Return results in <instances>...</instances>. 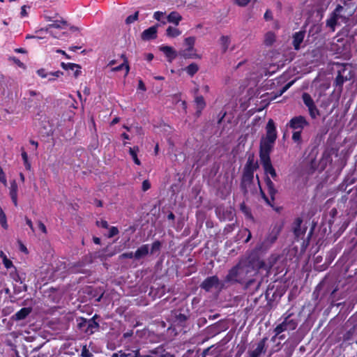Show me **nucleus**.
<instances>
[{"label":"nucleus","mask_w":357,"mask_h":357,"mask_svg":"<svg viewBox=\"0 0 357 357\" xmlns=\"http://www.w3.org/2000/svg\"><path fill=\"white\" fill-rule=\"evenodd\" d=\"M259 158L266 176H269L274 181H278V175L272 165L270 154H259Z\"/></svg>","instance_id":"obj_5"},{"label":"nucleus","mask_w":357,"mask_h":357,"mask_svg":"<svg viewBox=\"0 0 357 357\" xmlns=\"http://www.w3.org/2000/svg\"><path fill=\"white\" fill-rule=\"evenodd\" d=\"M344 70V68H343L342 70H338L337 75L333 82V86L337 87L340 91L342 90L344 83L349 79L347 76L344 77L342 75Z\"/></svg>","instance_id":"obj_17"},{"label":"nucleus","mask_w":357,"mask_h":357,"mask_svg":"<svg viewBox=\"0 0 357 357\" xmlns=\"http://www.w3.org/2000/svg\"><path fill=\"white\" fill-rule=\"evenodd\" d=\"M9 60L13 61L20 68H25V65L17 57H15V56L10 57Z\"/></svg>","instance_id":"obj_47"},{"label":"nucleus","mask_w":357,"mask_h":357,"mask_svg":"<svg viewBox=\"0 0 357 357\" xmlns=\"http://www.w3.org/2000/svg\"><path fill=\"white\" fill-rule=\"evenodd\" d=\"M0 182L2 183L5 186L7 185L6 176V174L1 166H0Z\"/></svg>","instance_id":"obj_48"},{"label":"nucleus","mask_w":357,"mask_h":357,"mask_svg":"<svg viewBox=\"0 0 357 357\" xmlns=\"http://www.w3.org/2000/svg\"><path fill=\"white\" fill-rule=\"evenodd\" d=\"M36 73L38 75V76H40L42 78H46L47 77V75L52 76V77L49 78V81H54L56 79V77H59V76L63 75V72H61L60 70H57L55 72L47 73L45 71V69H44V68L38 69Z\"/></svg>","instance_id":"obj_18"},{"label":"nucleus","mask_w":357,"mask_h":357,"mask_svg":"<svg viewBox=\"0 0 357 357\" xmlns=\"http://www.w3.org/2000/svg\"><path fill=\"white\" fill-rule=\"evenodd\" d=\"M182 310H179L176 312L174 322V324L180 327L185 328L188 326V321L190 317V313L188 310H186L185 312H181Z\"/></svg>","instance_id":"obj_10"},{"label":"nucleus","mask_w":357,"mask_h":357,"mask_svg":"<svg viewBox=\"0 0 357 357\" xmlns=\"http://www.w3.org/2000/svg\"><path fill=\"white\" fill-rule=\"evenodd\" d=\"M257 179L258 181V184L259 186V190H260V195L261 198L264 200V202L270 206L273 207L275 204V200H272V198H268V196L265 194L264 191L262 190V188L260 186V181L259 176L257 175Z\"/></svg>","instance_id":"obj_30"},{"label":"nucleus","mask_w":357,"mask_h":357,"mask_svg":"<svg viewBox=\"0 0 357 357\" xmlns=\"http://www.w3.org/2000/svg\"><path fill=\"white\" fill-rule=\"evenodd\" d=\"M61 66L66 70H70L74 71V77L76 78L78 77L82 73V71L80 70L81 66L78 64L73 63H66L64 62H62L61 63Z\"/></svg>","instance_id":"obj_19"},{"label":"nucleus","mask_w":357,"mask_h":357,"mask_svg":"<svg viewBox=\"0 0 357 357\" xmlns=\"http://www.w3.org/2000/svg\"><path fill=\"white\" fill-rule=\"evenodd\" d=\"M118 234H119L118 228L116 227L112 226L109 228L107 236H108V238H112L114 236L117 235Z\"/></svg>","instance_id":"obj_45"},{"label":"nucleus","mask_w":357,"mask_h":357,"mask_svg":"<svg viewBox=\"0 0 357 357\" xmlns=\"http://www.w3.org/2000/svg\"><path fill=\"white\" fill-rule=\"evenodd\" d=\"M303 220L301 218H296L293 223V231L297 240L303 238L305 234L307 227H302Z\"/></svg>","instance_id":"obj_11"},{"label":"nucleus","mask_w":357,"mask_h":357,"mask_svg":"<svg viewBox=\"0 0 357 357\" xmlns=\"http://www.w3.org/2000/svg\"><path fill=\"white\" fill-rule=\"evenodd\" d=\"M124 354V351L122 350L119 351L116 353H113L111 357H121V356Z\"/></svg>","instance_id":"obj_63"},{"label":"nucleus","mask_w":357,"mask_h":357,"mask_svg":"<svg viewBox=\"0 0 357 357\" xmlns=\"http://www.w3.org/2000/svg\"><path fill=\"white\" fill-rule=\"evenodd\" d=\"M259 168L258 162L255 159V154L253 153H249L248 155L247 162L243 167V171L247 172L255 173Z\"/></svg>","instance_id":"obj_13"},{"label":"nucleus","mask_w":357,"mask_h":357,"mask_svg":"<svg viewBox=\"0 0 357 357\" xmlns=\"http://www.w3.org/2000/svg\"><path fill=\"white\" fill-rule=\"evenodd\" d=\"M121 57L123 59V62L121 64H120L116 67H113L112 70L114 72H118V71L121 70L123 68H126V75H128L129 73V70H130L128 59L126 56V55L123 54H121Z\"/></svg>","instance_id":"obj_26"},{"label":"nucleus","mask_w":357,"mask_h":357,"mask_svg":"<svg viewBox=\"0 0 357 357\" xmlns=\"http://www.w3.org/2000/svg\"><path fill=\"white\" fill-rule=\"evenodd\" d=\"M167 19L169 22L178 25L182 20V17L178 13L172 11L167 15Z\"/></svg>","instance_id":"obj_28"},{"label":"nucleus","mask_w":357,"mask_h":357,"mask_svg":"<svg viewBox=\"0 0 357 357\" xmlns=\"http://www.w3.org/2000/svg\"><path fill=\"white\" fill-rule=\"evenodd\" d=\"M294 317V312H291L290 310L284 313L282 316L283 321L274 328L273 331L276 332V335H280L286 331H294L298 324V320Z\"/></svg>","instance_id":"obj_3"},{"label":"nucleus","mask_w":357,"mask_h":357,"mask_svg":"<svg viewBox=\"0 0 357 357\" xmlns=\"http://www.w3.org/2000/svg\"><path fill=\"white\" fill-rule=\"evenodd\" d=\"M310 125L306 118L303 116L299 115L292 117L287 123V126L292 129L294 131H302L305 127Z\"/></svg>","instance_id":"obj_6"},{"label":"nucleus","mask_w":357,"mask_h":357,"mask_svg":"<svg viewBox=\"0 0 357 357\" xmlns=\"http://www.w3.org/2000/svg\"><path fill=\"white\" fill-rule=\"evenodd\" d=\"M302 131L295 130L292 133L291 139L294 142L296 143L298 145H301L302 144V137H301Z\"/></svg>","instance_id":"obj_39"},{"label":"nucleus","mask_w":357,"mask_h":357,"mask_svg":"<svg viewBox=\"0 0 357 357\" xmlns=\"http://www.w3.org/2000/svg\"><path fill=\"white\" fill-rule=\"evenodd\" d=\"M17 190H18V186L15 180L12 181L10 182V196L11 198V200L15 205V206H17Z\"/></svg>","instance_id":"obj_22"},{"label":"nucleus","mask_w":357,"mask_h":357,"mask_svg":"<svg viewBox=\"0 0 357 357\" xmlns=\"http://www.w3.org/2000/svg\"><path fill=\"white\" fill-rule=\"evenodd\" d=\"M88 320L84 318H81L80 321L78 323L77 326L79 329L83 330L84 328H87Z\"/></svg>","instance_id":"obj_50"},{"label":"nucleus","mask_w":357,"mask_h":357,"mask_svg":"<svg viewBox=\"0 0 357 357\" xmlns=\"http://www.w3.org/2000/svg\"><path fill=\"white\" fill-rule=\"evenodd\" d=\"M68 26L67 22L61 20H54L52 24H48L45 28H42L40 31H50V30L52 28L56 29H63L66 26Z\"/></svg>","instance_id":"obj_21"},{"label":"nucleus","mask_w":357,"mask_h":357,"mask_svg":"<svg viewBox=\"0 0 357 357\" xmlns=\"http://www.w3.org/2000/svg\"><path fill=\"white\" fill-rule=\"evenodd\" d=\"M264 17L266 21L273 20L272 12L270 10H267L264 13Z\"/></svg>","instance_id":"obj_54"},{"label":"nucleus","mask_w":357,"mask_h":357,"mask_svg":"<svg viewBox=\"0 0 357 357\" xmlns=\"http://www.w3.org/2000/svg\"><path fill=\"white\" fill-rule=\"evenodd\" d=\"M139 151V146H134L133 147L129 148V153L132 157L134 163L137 165H141V161L137 157V153Z\"/></svg>","instance_id":"obj_29"},{"label":"nucleus","mask_w":357,"mask_h":357,"mask_svg":"<svg viewBox=\"0 0 357 357\" xmlns=\"http://www.w3.org/2000/svg\"><path fill=\"white\" fill-rule=\"evenodd\" d=\"M219 42L221 46L222 53L225 54L227 51L231 43L230 37L228 36H222L220 38Z\"/></svg>","instance_id":"obj_27"},{"label":"nucleus","mask_w":357,"mask_h":357,"mask_svg":"<svg viewBox=\"0 0 357 357\" xmlns=\"http://www.w3.org/2000/svg\"><path fill=\"white\" fill-rule=\"evenodd\" d=\"M149 247L148 244H144L137 249L135 252V259H140L146 257L149 254Z\"/></svg>","instance_id":"obj_24"},{"label":"nucleus","mask_w":357,"mask_h":357,"mask_svg":"<svg viewBox=\"0 0 357 357\" xmlns=\"http://www.w3.org/2000/svg\"><path fill=\"white\" fill-rule=\"evenodd\" d=\"M160 50L165 54L169 61H172L176 58V52L172 47L167 45L161 46Z\"/></svg>","instance_id":"obj_23"},{"label":"nucleus","mask_w":357,"mask_h":357,"mask_svg":"<svg viewBox=\"0 0 357 357\" xmlns=\"http://www.w3.org/2000/svg\"><path fill=\"white\" fill-rule=\"evenodd\" d=\"M19 243H20V250L22 252L28 253V250H27L26 247L20 241H19Z\"/></svg>","instance_id":"obj_59"},{"label":"nucleus","mask_w":357,"mask_h":357,"mask_svg":"<svg viewBox=\"0 0 357 357\" xmlns=\"http://www.w3.org/2000/svg\"><path fill=\"white\" fill-rule=\"evenodd\" d=\"M21 151H22V153H21L22 158L24 163H25L29 160L28 155H27L26 152L24 151V147L21 148Z\"/></svg>","instance_id":"obj_55"},{"label":"nucleus","mask_w":357,"mask_h":357,"mask_svg":"<svg viewBox=\"0 0 357 357\" xmlns=\"http://www.w3.org/2000/svg\"><path fill=\"white\" fill-rule=\"evenodd\" d=\"M31 311V307H22L13 315L12 319L15 321L23 320L27 317Z\"/></svg>","instance_id":"obj_20"},{"label":"nucleus","mask_w":357,"mask_h":357,"mask_svg":"<svg viewBox=\"0 0 357 357\" xmlns=\"http://www.w3.org/2000/svg\"><path fill=\"white\" fill-rule=\"evenodd\" d=\"M199 70V67L195 63H190L186 68V73L191 77L194 76Z\"/></svg>","instance_id":"obj_33"},{"label":"nucleus","mask_w":357,"mask_h":357,"mask_svg":"<svg viewBox=\"0 0 357 357\" xmlns=\"http://www.w3.org/2000/svg\"><path fill=\"white\" fill-rule=\"evenodd\" d=\"M220 280L217 275L207 277L200 284V288L209 292L213 288H218L220 285Z\"/></svg>","instance_id":"obj_8"},{"label":"nucleus","mask_w":357,"mask_h":357,"mask_svg":"<svg viewBox=\"0 0 357 357\" xmlns=\"http://www.w3.org/2000/svg\"><path fill=\"white\" fill-rule=\"evenodd\" d=\"M132 335H133V331L132 330H130V331L124 333L123 335V337L126 339V338L132 337Z\"/></svg>","instance_id":"obj_62"},{"label":"nucleus","mask_w":357,"mask_h":357,"mask_svg":"<svg viewBox=\"0 0 357 357\" xmlns=\"http://www.w3.org/2000/svg\"><path fill=\"white\" fill-rule=\"evenodd\" d=\"M92 353L89 350L86 345L82 347L81 356L82 357H92Z\"/></svg>","instance_id":"obj_44"},{"label":"nucleus","mask_w":357,"mask_h":357,"mask_svg":"<svg viewBox=\"0 0 357 357\" xmlns=\"http://www.w3.org/2000/svg\"><path fill=\"white\" fill-rule=\"evenodd\" d=\"M264 182L269 196L272 198V200H275L278 190L275 188L274 183L269 176H265Z\"/></svg>","instance_id":"obj_16"},{"label":"nucleus","mask_w":357,"mask_h":357,"mask_svg":"<svg viewBox=\"0 0 357 357\" xmlns=\"http://www.w3.org/2000/svg\"><path fill=\"white\" fill-rule=\"evenodd\" d=\"M266 263L259 258H250L248 260H241L229 270L225 277V282L230 283L245 284V288H249L256 282L251 276L256 275L260 269L265 268Z\"/></svg>","instance_id":"obj_1"},{"label":"nucleus","mask_w":357,"mask_h":357,"mask_svg":"<svg viewBox=\"0 0 357 357\" xmlns=\"http://www.w3.org/2000/svg\"><path fill=\"white\" fill-rule=\"evenodd\" d=\"M195 43V38L190 36L188 37L185 39L184 43L186 46H188V48L186 49V51L190 52L194 50V45Z\"/></svg>","instance_id":"obj_35"},{"label":"nucleus","mask_w":357,"mask_h":357,"mask_svg":"<svg viewBox=\"0 0 357 357\" xmlns=\"http://www.w3.org/2000/svg\"><path fill=\"white\" fill-rule=\"evenodd\" d=\"M143 40H150L157 38V26H152L145 29L141 35Z\"/></svg>","instance_id":"obj_15"},{"label":"nucleus","mask_w":357,"mask_h":357,"mask_svg":"<svg viewBox=\"0 0 357 357\" xmlns=\"http://www.w3.org/2000/svg\"><path fill=\"white\" fill-rule=\"evenodd\" d=\"M25 220H26V225L30 227V229L32 230V231H34V227H33L31 220L27 217H25Z\"/></svg>","instance_id":"obj_58"},{"label":"nucleus","mask_w":357,"mask_h":357,"mask_svg":"<svg viewBox=\"0 0 357 357\" xmlns=\"http://www.w3.org/2000/svg\"><path fill=\"white\" fill-rule=\"evenodd\" d=\"M266 130V137L260 141L259 154H271L278 137L275 125L273 119L268 120Z\"/></svg>","instance_id":"obj_2"},{"label":"nucleus","mask_w":357,"mask_h":357,"mask_svg":"<svg viewBox=\"0 0 357 357\" xmlns=\"http://www.w3.org/2000/svg\"><path fill=\"white\" fill-rule=\"evenodd\" d=\"M151 183L148 179H146L142 182V190L143 192L149 190L151 188Z\"/></svg>","instance_id":"obj_49"},{"label":"nucleus","mask_w":357,"mask_h":357,"mask_svg":"<svg viewBox=\"0 0 357 357\" xmlns=\"http://www.w3.org/2000/svg\"><path fill=\"white\" fill-rule=\"evenodd\" d=\"M211 349V347L204 349L202 352V357H206V356L209 355Z\"/></svg>","instance_id":"obj_64"},{"label":"nucleus","mask_w":357,"mask_h":357,"mask_svg":"<svg viewBox=\"0 0 357 357\" xmlns=\"http://www.w3.org/2000/svg\"><path fill=\"white\" fill-rule=\"evenodd\" d=\"M183 56L185 58H199V56L197 54H187L184 53Z\"/></svg>","instance_id":"obj_60"},{"label":"nucleus","mask_w":357,"mask_h":357,"mask_svg":"<svg viewBox=\"0 0 357 357\" xmlns=\"http://www.w3.org/2000/svg\"><path fill=\"white\" fill-rule=\"evenodd\" d=\"M1 255H3V263L4 266L7 269H9L11 267H13V264L12 261L10 259H8L7 257L3 252H1Z\"/></svg>","instance_id":"obj_43"},{"label":"nucleus","mask_w":357,"mask_h":357,"mask_svg":"<svg viewBox=\"0 0 357 357\" xmlns=\"http://www.w3.org/2000/svg\"><path fill=\"white\" fill-rule=\"evenodd\" d=\"M293 84V82H290L285 84L279 91V96L283 94Z\"/></svg>","instance_id":"obj_53"},{"label":"nucleus","mask_w":357,"mask_h":357,"mask_svg":"<svg viewBox=\"0 0 357 357\" xmlns=\"http://www.w3.org/2000/svg\"><path fill=\"white\" fill-rule=\"evenodd\" d=\"M99 324L95 321L94 317L88 320L87 328L84 330L85 333L91 335L99 328Z\"/></svg>","instance_id":"obj_25"},{"label":"nucleus","mask_w":357,"mask_h":357,"mask_svg":"<svg viewBox=\"0 0 357 357\" xmlns=\"http://www.w3.org/2000/svg\"><path fill=\"white\" fill-rule=\"evenodd\" d=\"M275 34L273 31H268L264 36V43L266 46H271L275 42Z\"/></svg>","instance_id":"obj_31"},{"label":"nucleus","mask_w":357,"mask_h":357,"mask_svg":"<svg viewBox=\"0 0 357 357\" xmlns=\"http://www.w3.org/2000/svg\"><path fill=\"white\" fill-rule=\"evenodd\" d=\"M0 225L4 229H8V225L7 222L6 215L1 206H0Z\"/></svg>","instance_id":"obj_37"},{"label":"nucleus","mask_w":357,"mask_h":357,"mask_svg":"<svg viewBox=\"0 0 357 357\" xmlns=\"http://www.w3.org/2000/svg\"><path fill=\"white\" fill-rule=\"evenodd\" d=\"M165 14V13H163V12L156 11L153 14V17H154L155 20H156L158 21H161V20L164 17Z\"/></svg>","instance_id":"obj_52"},{"label":"nucleus","mask_w":357,"mask_h":357,"mask_svg":"<svg viewBox=\"0 0 357 357\" xmlns=\"http://www.w3.org/2000/svg\"><path fill=\"white\" fill-rule=\"evenodd\" d=\"M302 100L305 104V105L308 108L314 104V102L311 97V96L308 93H303L302 94Z\"/></svg>","instance_id":"obj_32"},{"label":"nucleus","mask_w":357,"mask_h":357,"mask_svg":"<svg viewBox=\"0 0 357 357\" xmlns=\"http://www.w3.org/2000/svg\"><path fill=\"white\" fill-rule=\"evenodd\" d=\"M121 357H145L144 356H142L140 354L139 349H136L135 350H130V352H125L123 354Z\"/></svg>","instance_id":"obj_38"},{"label":"nucleus","mask_w":357,"mask_h":357,"mask_svg":"<svg viewBox=\"0 0 357 357\" xmlns=\"http://www.w3.org/2000/svg\"><path fill=\"white\" fill-rule=\"evenodd\" d=\"M195 103L196 105V108L199 109H204L206 105L204 98L202 96H196L195 98Z\"/></svg>","instance_id":"obj_36"},{"label":"nucleus","mask_w":357,"mask_h":357,"mask_svg":"<svg viewBox=\"0 0 357 357\" xmlns=\"http://www.w3.org/2000/svg\"><path fill=\"white\" fill-rule=\"evenodd\" d=\"M161 248V243L159 241H154L151 245V253L153 254L157 251H159Z\"/></svg>","instance_id":"obj_42"},{"label":"nucleus","mask_w":357,"mask_h":357,"mask_svg":"<svg viewBox=\"0 0 357 357\" xmlns=\"http://www.w3.org/2000/svg\"><path fill=\"white\" fill-rule=\"evenodd\" d=\"M308 111H309L310 116H311L312 119H315L317 116L319 115V111L317 109L315 104H314L311 107H308Z\"/></svg>","instance_id":"obj_40"},{"label":"nucleus","mask_w":357,"mask_h":357,"mask_svg":"<svg viewBox=\"0 0 357 357\" xmlns=\"http://www.w3.org/2000/svg\"><path fill=\"white\" fill-rule=\"evenodd\" d=\"M138 89L145 91L146 90V86L142 79L139 80Z\"/></svg>","instance_id":"obj_57"},{"label":"nucleus","mask_w":357,"mask_h":357,"mask_svg":"<svg viewBox=\"0 0 357 357\" xmlns=\"http://www.w3.org/2000/svg\"><path fill=\"white\" fill-rule=\"evenodd\" d=\"M305 36V31L301 30L295 32L292 36V45L295 50H299L301 45L303 42Z\"/></svg>","instance_id":"obj_14"},{"label":"nucleus","mask_w":357,"mask_h":357,"mask_svg":"<svg viewBox=\"0 0 357 357\" xmlns=\"http://www.w3.org/2000/svg\"><path fill=\"white\" fill-rule=\"evenodd\" d=\"M166 33L168 37L176 38L181 35V31H179L177 28L169 26L167 29Z\"/></svg>","instance_id":"obj_34"},{"label":"nucleus","mask_w":357,"mask_h":357,"mask_svg":"<svg viewBox=\"0 0 357 357\" xmlns=\"http://www.w3.org/2000/svg\"><path fill=\"white\" fill-rule=\"evenodd\" d=\"M252 0H234V3L240 7H245Z\"/></svg>","instance_id":"obj_46"},{"label":"nucleus","mask_w":357,"mask_h":357,"mask_svg":"<svg viewBox=\"0 0 357 357\" xmlns=\"http://www.w3.org/2000/svg\"><path fill=\"white\" fill-rule=\"evenodd\" d=\"M253 181L254 173L243 171L240 188L243 195H245L248 193L249 188H250L251 185L253 184Z\"/></svg>","instance_id":"obj_7"},{"label":"nucleus","mask_w":357,"mask_h":357,"mask_svg":"<svg viewBox=\"0 0 357 357\" xmlns=\"http://www.w3.org/2000/svg\"><path fill=\"white\" fill-rule=\"evenodd\" d=\"M121 259H132L135 258V253L132 252H124L120 255Z\"/></svg>","instance_id":"obj_51"},{"label":"nucleus","mask_w":357,"mask_h":357,"mask_svg":"<svg viewBox=\"0 0 357 357\" xmlns=\"http://www.w3.org/2000/svg\"><path fill=\"white\" fill-rule=\"evenodd\" d=\"M344 13V8L338 4L331 14L330 17L327 19L326 26L329 27L333 31H334L339 19H341L343 22H345L347 17L345 16Z\"/></svg>","instance_id":"obj_4"},{"label":"nucleus","mask_w":357,"mask_h":357,"mask_svg":"<svg viewBox=\"0 0 357 357\" xmlns=\"http://www.w3.org/2000/svg\"><path fill=\"white\" fill-rule=\"evenodd\" d=\"M39 229L44 234H47V228L44 223H43L41 221H39L38 223Z\"/></svg>","instance_id":"obj_56"},{"label":"nucleus","mask_w":357,"mask_h":357,"mask_svg":"<svg viewBox=\"0 0 357 357\" xmlns=\"http://www.w3.org/2000/svg\"><path fill=\"white\" fill-rule=\"evenodd\" d=\"M268 341V337H264L257 344V347L249 351V357H261L262 354H265L266 351V342Z\"/></svg>","instance_id":"obj_12"},{"label":"nucleus","mask_w":357,"mask_h":357,"mask_svg":"<svg viewBox=\"0 0 357 357\" xmlns=\"http://www.w3.org/2000/svg\"><path fill=\"white\" fill-rule=\"evenodd\" d=\"M139 17V12L136 11L133 15L128 16L126 19V24H130L137 20Z\"/></svg>","instance_id":"obj_41"},{"label":"nucleus","mask_w":357,"mask_h":357,"mask_svg":"<svg viewBox=\"0 0 357 357\" xmlns=\"http://www.w3.org/2000/svg\"><path fill=\"white\" fill-rule=\"evenodd\" d=\"M278 232L272 231L264 238V240L257 246V249L260 251H265L269 249L271 245L278 239Z\"/></svg>","instance_id":"obj_9"},{"label":"nucleus","mask_w":357,"mask_h":357,"mask_svg":"<svg viewBox=\"0 0 357 357\" xmlns=\"http://www.w3.org/2000/svg\"><path fill=\"white\" fill-rule=\"evenodd\" d=\"M100 226L104 229H108L109 228V224L106 220H102L100 222Z\"/></svg>","instance_id":"obj_61"}]
</instances>
